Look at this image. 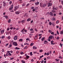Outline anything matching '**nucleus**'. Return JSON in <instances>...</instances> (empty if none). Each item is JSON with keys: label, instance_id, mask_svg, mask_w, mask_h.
Masks as SVG:
<instances>
[{"label": "nucleus", "instance_id": "nucleus-1", "mask_svg": "<svg viewBox=\"0 0 63 63\" xmlns=\"http://www.w3.org/2000/svg\"><path fill=\"white\" fill-rule=\"evenodd\" d=\"M51 39H52L53 40L54 39V37L53 36L50 35L49 36V37L48 38V41L49 42H50V41H51Z\"/></svg>", "mask_w": 63, "mask_h": 63}, {"label": "nucleus", "instance_id": "nucleus-2", "mask_svg": "<svg viewBox=\"0 0 63 63\" xmlns=\"http://www.w3.org/2000/svg\"><path fill=\"white\" fill-rule=\"evenodd\" d=\"M40 6L41 7H45L46 6V4H43V3L41 2L40 3Z\"/></svg>", "mask_w": 63, "mask_h": 63}, {"label": "nucleus", "instance_id": "nucleus-3", "mask_svg": "<svg viewBox=\"0 0 63 63\" xmlns=\"http://www.w3.org/2000/svg\"><path fill=\"white\" fill-rule=\"evenodd\" d=\"M51 2V1L50 0L49 2L48 3L47 7H50L52 5V3Z\"/></svg>", "mask_w": 63, "mask_h": 63}, {"label": "nucleus", "instance_id": "nucleus-4", "mask_svg": "<svg viewBox=\"0 0 63 63\" xmlns=\"http://www.w3.org/2000/svg\"><path fill=\"white\" fill-rule=\"evenodd\" d=\"M49 33H50L53 36L54 35V32H52L51 30H49L48 31Z\"/></svg>", "mask_w": 63, "mask_h": 63}, {"label": "nucleus", "instance_id": "nucleus-5", "mask_svg": "<svg viewBox=\"0 0 63 63\" xmlns=\"http://www.w3.org/2000/svg\"><path fill=\"white\" fill-rule=\"evenodd\" d=\"M13 45L14 46H17L18 45L17 43V42H14L12 43Z\"/></svg>", "mask_w": 63, "mask_h": 63}, {"label": "nucleus", "instance_id": "nucleus-6", "mask_svg": "<svg viewBox=\"0 0 63 63\" xmlns=\"http://www.w3.org/2000/svg\"><path fill=\"white\" fill-rule=\"evenodd\" d=\"M13 6L14 5L12 4L11 6V7H10L9 8V11H11V10H12V9H13Z\"/></svg>", "mask_w": 63, "mask_h": 63}, {"label": "nucleus", "instance_id": "nucleus-7", "mask_svg": "<svg viewBox=\"0 0 63 63\" xmlns=\"http://www.w3.org/2000/svg\"><path fill=\"white\" fill-rule=\"evenodd\" d=\"M3 6H4V7H5V6H6V5H7V4L5 1H4L3 2Z\"/></svg>", "mask_w": 63, "mask_h": 63}, {"label": "nucleus", "instance_id": "nucleus-8", "mask_svg": "<svg viewBox=\"0 0 63 63\" xmlns=\"http://www.w3.org/2000/svg\"><path fill=\"white\" fill-rule=\"evenodd\" d=\"M17 36H14V40H17Z\"/></svg>", "mask_w": 63, "mask_h": 63}, {"label": "nucleus", "instance_id": "nucleus-9", "mask_svg": "<svg viewBox=\"0 0 63 63\" xmlns=\"http://www.w3.org/2000/svg\"><path fill=\"white\" fill-rule=\"evenodd\" d=\"M4 32V30H1L0 31V34L2 35V34H3Z\"/></svg>", "mask_w": 63, "mask_h": 63}, {"label": "nucleus", "instance_id": "nucleus-10", "mask_svg": "<svg viewBox=\"0 0 63 63\" xmlns=\"http://www.w3.org/2000/svg\"><path fill=\"white\" fill-rule=\"evenodd\" d=\"M19 8V7L16 6L15 7V9H14V11H16L17 9Z\"/></svg>", "mask_w": 63, "mask_h": 63}, {"label": "nucleus", "instance_id": "nucleus-11", "mask_svg": "<svg viewBox=\"0 0 63 63\" xmlns=\"http://www.w3.org/2000/svg\"><path fill=\"white\" fill-rule=\"evenodd\" d=\"M35 5H38L39 4V2L38 1L36 2L35 3Z\"/></svg>", "mask_w": 63, "mask_h": 63}, {"label": "nucleus", "instance_id": "nucleus-12", "mask_svg": "<svg viewBox=\"0 0 63 63\" xmlns=\"http://www.w3.org/2000/svg\"><path fill=\"white\" fill-rule=\"evenodd\" d=\"M54 42L52 40L51 41V45H54V44H55V43H53Z\"/></svg>", "mask_w": 63, "mask_h": 63}, {"label": "nucleus", "instance_id": "nucleus-13", "mask_svg": "<svg viewBox=\"0 0 63 63\" xmlns=\"http://www.w3.org/2000/svg\"><path fill=\"white\" fill-rule=\"evenodd\" d=\"M25 19L21 21V22H22V23H24V22H25Z\"/></svg>", "mask_w": 63, "mask_h": 63}, {"label": "nucleus", "instance_id": "nucleus-14", "mask_svg": "<svg viewBox=\"0 0 63 63\" xmlns=\"http://www.w3.org/2000/svg\"><path fill=\"white\" fill-rule=\"evenodd\" d=\"M20 13V12L19 11H17L16 12V15H18Z\"/></svg>", "mask_w": 63, "mask_h": 63}, {"label": "nucleus", "instance_id": "nucleus-15", "mask_svg": "<svg viewBox=\"0 0 63 63\" xmlns=\"http://www.w3.org/2000/svg\"><path fill=\"white\" fill-rule=\"evenodd\" d=\"M58 9V7H56L55 8H54V7H53V10H57Z\"/></svg>", "mask_w": 63, "mask_h": 63}, {"label": "nucleus", "instance_id": "nucleus-16", "mask_svg": "<svg viewBox=\"0 0 63 63\" xmlns=\"http://www.w3.org/2000/svg\"><path fill=\"white\" fill-rule=\"evenodd\" d=\"M12 47V44H10V45L9 46V48H11V47Z\"/></svg>", "mask_w": 63, "mask_h": 63}, {"label": "nucleus", "instance_id": "nucleus-17", "mask_svg": "<svg viewBox=\"0 0 63 63\" xmlns=\"http://www.w3.org/2000/svg\"><path fill=\"white\" fill-rule=\"evenodd\" d=\"M53 15V14L51 12H50V15L51 16H52Z\"/></svg>", "mask_w": 63, "mask_h": 63}, {"label": "nucleus", "instance_id": "nucleus-18", "mask_svg": "<svg viewBox=\"0 0 63 63\" xmlns=\"http://www.w3.org/2000/svg\"><path fill=\"white\" fill-rule=\"evenodd\" d=\"M5 35H2L1 36V38L2 39H4V38H5Z\"/></svg>", "mask_w": 63, "mask_h": 63}, {"label": "nucleus", "instance_id": "nucleus-19", "mask_svg": "<svg viewBox=\"0 0 63 63\" xmlns=\"http://www.w3.org/2000/svg\"><path fill=\"white\" fill-rule=\"evenodd\" d=\"M51 19L52 20H55V18L54 17H53Z\"/></svg>", "mask_w": 63, "mask_h": 63}, {"label": "nucleus", "instance_id": "nucleus-20", "mask_svg": "<svg viewBox=\"0 0 63 63\" xmlns=\"http://www.w3.org/2000/svg\"><path fill=\"white\" fill-rule=\"evenodd\" d=\"M45 37H43L42 38L41 40H42V42H43V41H44V40H45Z\"/></svg>", "mask_w": 63, "mask_h": 63}, {"label": "nucleus", "instance_id": "nucleus-21", "mask_svg": "<svg viewBox=\"0 0 63 63\" xmlns=\"http://www.w3.org/2000/svg\"><path fill=\"white\" fill-rule=\"evenodd\" d=\"M19 42H21L23 41V40L22 39H19Z\"/></svg>", "mask_w": 63, "mask_h": 63}, {"label": "nucleus", "instance_id": "nucleus-22", "mask_svg": "<svg viewBox=\"0 0 63 63\" xmlns=\"http://www.w3.org/2000/svg\"><path fill=\"white\" fill-rule=\"evenodd\" d=\"M5 18L6 19H8V17L6 15L5 16Z\"/></svg>", "mask_w": 63, "mask_h": 63}, {"label": "nucleus", "instance_id": "nucleus-23", "mask_svg": "<svg viewBox=\"0 0 63 63\" xmlns=\"http://www.w3.org/2000/svg\"><path fill=\"white\" fill-rule=\"evenodd\" d=\"M30 31H34V30L32 28L30 29Z\"/></svg>", "mask_w": 63, "mask_h": 63}, {"label": "nucleus", "instance_id": "nucleus-24", "mask_svg": "<svg viewBox=\"0 0 63 63\" xmlns=\"http://www.w3.org/2000/svg\"><path fill=\"white\" fill-rule=\"evenodd\" d=\"M37 39V35H36L35 37L34 38V39L36 40Z\"/></svg>", "mask_w": 63, "mask_h": 63}, {"label": "nucleus", "instance_id": "nucleus-25", "mask_svg": "<svg viewBox=\"0 0 63 63\" xmlns=\"http://www.w3.org/2000/svg\"><path fill=\"white\" fill-rule=\"evenodd\" d=\"M47 41H44V44H47Z\"/></svg>", "mask_w": 63, "mask_h": 63}, {"label": "nucleus", "instance_id": "nucleus-26", "mask_svg": "<svg viewBox=\"0 0 63 63\" xmlns=\"http://www.w3.org/2000/svg\"><path fill=\"white\" fill-rule=\"evenodd\" d=\"M30 20H31V19L30 18H29L27 19V21H30Z\"/></svg>", "mask_w": 63, "mask_h": 63}, {"label": "nucleus", "instance_id": "nucleus-27", "mask_svg": "<svg viewBox=\"0 0 63 63\" xmlns=\"http://www.w3.org/2000/svg\"><path fill=\"white\" fill-rule=\"evenodd\" d=\"M35 9L36 10H38V7H35Z\"/></svg>", "mask_w": 63, "mask_h": 63}, {"label": "nucleus", "instance_id": "nucleus-28", "mask_svg": "<svg viewBox=\"0 0 63 63\" xmlns=\"http://www.w3.org/2000/svg\"><path fill=\"white\" fill-rule=\"evenodd\" d=\"M33 49H36L37 47L35 46H33Z\"/></svg>", "mask_w": 63, "mask_h": 63}, {"label": "nucleus", "instance_id": "nucleus-29", "mask_svg": "<svg viewBox=\"0 0 63 63\" xmlns=\"http://www.w3.org/2000/svg\"><path fill=\"white\" fill-rule=\"evenodd\" d=\"M49 24L50 25H51L52 24V23L51 22H49Z\"/></svg>", "mask_w": 63, "mask_h": 63}, {"label": "nucleus", "instance_id": "nucleus-30", "mask_svg": "<svg viewBox=\"0 0 63 63\" xmlns=\"http://www.w3.org/2000/svg\"><path fill=\"white\" fill-rule=\"evenodd\" d=\"M58 58L59 59H62V57L61 56H60Z\"/></svg>", "mask_w": 63, "mask_h": 63}, {"label": "nucleus", "instance_id": "nucleus-31", "mask_svg": "<svg viewBox=\"0 0 63 63\" xmlns=\"http://www.w3.org/2000/svg\"><path fill=\"white\" fill-rule=\"evenodd\" d=\"M60 34H63V31H61L60 32Z\"/></svg>", "mask_w": 63, "mask_h": 63}, {"label": "nucleus", "instance_id": "nucleus-32", "mask_svg": "<svg viewBox=\"0 0 63 63\" xmlns=\"http://www.w3.org/2000/svg\"><path fill=\"white\" fill-rule=\"evenodd\" d=\"M33 45H34V43H31L30 46H33Z\"/></svg>", "mask_w": 63, "mask_h": 63}, {"label": "nucleus", "instance_id": "nucleus-33", "mask_svg": "<svg viewBox=\"0 0 63 63\" xmlns=\"http://www.w3.org/2000/svg\"><path fill=\"white\" fill-rule=\"evenodd\" d=\"M54 9H53V10H52V11L53 13H55L56 12V11H54Z\"/></svg>", "mask_w": 63, "mask_h": 63}, {"label": "nucleus", "instance_id": "nucleus-34", "mask_svg": "<svg viewBox=\"0 0 63 63\" xmlns=\"http://www.w3.org/2000/svg\"><path fill=\"white\" fill-rule=\"evenodd\" d=\"M29 57H30L28 55L27 56H26V57L27 58V59H28V58H29Z\"/></svg>", "mask_w": 63, "mask_h": 63}, {"label": "nucleus", "instance_id": "nucleus-35", "mask_svg": "<svg viewBox=\"0 0 63 63\" xmlns=\"http://www.w3.org/2000/svg\"><path fill=\"white\" fill-rule=\"evenodd\" d=\"M14 59V57H12L11 58H10V60H12Z\"/></svg>", "mask_w": 63, "mask_h": 63}, {"label": "nucleus", "instance_id": "nucleus-36", "mask_svg": "<svg viewBox=\"0 0 63 63\" xmlns=\"http://www.w3.org/2000/svg\"><path fill=\"white\" fill-rule=\"evenodd\" d=\"M21 62H22V63H25V61H24V60H22Z\"/></svg>", "mask_w": 63, "mask_h": 63}, {"label": "nucleus", "instance_id": "nucleus-37", "mask_svg": "<svg viewBox=\"0 0 63 63\" xmlns=\"http://www.w3.org/2000/svg\"><path fill=\"white\" fill-rule=\"evenodd\" d=\"M27 16V13H26L24 15V16Z\"/></svg>", "mask_w": 63, "mask_h": 63}, {"label": "nucleus", "instance_id": "nucleus-38", "mask_svg": "<svg viewBox=\"0 0 63 63\" xmlns=\"http://www.w3.org/2000/svg\"><path fill=\"white\" fill-rule=\"evenodd\" d=\"M8 23H10V22H11V19H9L8 21Z\"/></svg>", "mask_w": 63, "mask_h": 63}, {"label": "nucleus", "instance_id": "nucleus-39", "mask_svg": "<svg viewBox=\"0 0 63 63\" xmlns=\"http://www.w3.org/2000/svg\"><path fill=\"white\" fill-rule=\"evenodd\" d=\"M15 49H19L20 48L17 47H16Z\"/></svg>", "mask_w": 63, "mask_h": 63}, {"label": "nucleus", "instance_id": "nucleus-40", "mask_svg": "<svg viewBox=\"0 0 63 63\" xmlns=\"http://www.w3.org/2000/svg\"><path fill=\"white\" fill-rule=\"evenodd\" d=\"M49 54V53H48V52H47V53L46 54V55L47 56H48Z\"/></svg>", "mask_w": 63, "mask_h": 63}, {"label": "nucleus", "instance_id": "nucleus-41", "mask_svg": "<svg viewBox=\"0 0 63 63\" xmlns=\"http://www.w3.org/2000/svg\"><path fill=\"white\" fill-rule=\"evenodd\" d=\"M44 57V55H42V56H40V58H42V57Z\"/></svg>", "mask_w": 63, "mask_h": 63}, {"label": "nucleus", "instance_id": "nucleus-42", "mask_svg": "<svg viewBox=\"0 0 63 63\" xmlns=\"http://www.w3.org/2000/svg\"><path fill=\"white\" fill-rule=\"evenodd\" d=\"M8 39H9V40H10V39H11V37H10V36H9L8 37Z\"/></svg>", "mask_w": 63, "mask_h": 63}, {"label": "nucleus", "instance_id": "nucleus-43", "mask_svg": "<svg viewBox=\"0 0 63 63\" xmlns=\"http://www.w3.org/2000/svg\"><path fill=\"white\" fill-rule=\"evenodd\" d=\"M33 53L34 54H36L37 53V51H33Z\"/></svg>", "mask_w": 63, "mask_h": 63}, {"label": "nucleus", "instance_id": "nucleus-44", "mask_svg": "<svg viewBox=\"0 0 63 63\" xmlns=\"http://www.w3.org/2000/svg\"><path fill=\"white\" fill-rule=\"evenodd\" d=\"M26 41H29V38H27L26 40Z\"/></svg>", "mask_w": 63, "mask_h": 63}, {"label": "nucleus", "instance_id": "nucleus-45", "mask_svg": "<svg viewBox=\"0 0 63 63\" xmlns=\"http://www.w3.org/2000/svg\"><path fill=\"white\" fill-rule=\"evenodd\" d=\"M9 55V53H6V55L7 56H8Z\"/></svg>", "mask_w": 63, "mask_h": 63}, {"label": "nucleus", "instance_id": "nucleus-46", "mask_svg": "<svg viewBox=\"0 0 63 63\" xmlns=\"http://www.w3.org/2000/svg\"><path fill=\"white\" fill-rule=\"evenodd\" d=\"M43 51V50L42 49L40 50H39V52H42Z\"/></svg>", "mask_w": 63, "mask_h": 63}, {"label": "nucleus", "instance_id": "nucleus-47", "mask_svg": "<svg viewBox=\"0 0 63 63\" xmlns=\"http://www.w3.org/2000/svg\"><path fill=\"white\" fill-rule=\"evenodd\" d=\"M10 29H11V30H12V29H13V27H11L10 28Z\"/></svg>", "mask_w": 63, "mask_h": 63}, {"label": "nucleus", "instance_id": "nucleus-48", "mask_svg": "<svg viewBox=\"0 0 63 63\" xmlns=\"http://www.w3.org/2000/svg\"><path fill=\"white\" fill-rule=\"evenodd\" d=\"M24 53V52H23L22 51L21 52H20V54H23Z\"/></svg>", "mask_w": 63, "mask_h": 63}, {"label": "nucleus", "instance_id": "nucleus-49", "mask_svg": "<svg viewBox=\"0 0 63 63\" xmlns=\"http://www.w3.org/2000/svg\"><path fill=\"white\" fill-rule=\"evenodd\" d=\"M59 21L58 20H57L56 22V23H59Z\"/></svg>", "mask_w": 63, "mask_h": 63}, {"label": "nucleus", "instance_id": "nucleus-50", "mask_svg": "<svg viewBox=\"0 0 63 63\" xmlns=\"http://www.w3.org/2000/svg\"><path fill=\"white\" fill-rule=\"evenodd\" d=\"M31 8V9H34V6H32V7Z\"/></svg>", "mask_w": 63, "mask_h": 63}, {"label": "nucleus", "instance_id": "nucleus-51", "mask_svg": "<svg viewBox=\"0 0 63 63\" xmlns=\"http://www.w3.org/2000/svg\"><path fill=\"white\" fill-rule=\"evenodd\" d=\"M60 46H62V43H60Z\"/></svg>", "mask_w": 63, "mask_h": 63}, {"label": "nucleus", "instance_id": "nucleus-52", "mask_svg": "<svg viewBox=\"0 0 63 63\" xmlns=\"http://www.w3.org/2000/svg\"><path fill=\"white\" fill-rule=\"evenodd\" d=\"M44 60H43L42 61H41V63H44Z\"/></svg>", "mask_w": 63, "mask_h": 63}, {"label": "nucleus", "instance_id": "nucleus-53", "mask_svg": "<svg viewBox=\"0 0 63 63\" xmlns=\"http://www.w3.org/2000/svg\"><path fill=\"white\" fill-rule=\"evenodd\" d=\"M31 33H34V32L33 31H31Z\"/></svg>", "mask_w": 63, "mask_h": 63}, {"label": "nucleus", "instance_id": "nucleus-54", "mask_svg": "<svg viewBox=\"0 0 63 63\" xmlns=\"http://www.w3.org/2000/svg\"><path fill=\"white\" fill-rule=\"evenodd\" d=\"M59 15H62V13L61 12H60L59 13Z\"/></svg>", "mask_w": 63, "mask_h": 63}, {"label": "nucleus", "instance_id": "nucleus-55", "mask_svg": "<svg viewBox=\"0 0 63 63\" xmlns=\"http://www.w3.org/2000/svg\"><path fill=\"white\" fill-rule=\"evenodd\" d=\"M35 9H33L32 10L33 12H35Z\"/></svg>", "mask_w": 63, "mask_h": 63}, {"label": "nucleus", "instance_id": "nucleus-56", "mask_svg": "<svg viewBox=\"0 0 63 63\" xmlns=\"http://www.w3.org/2000/svg\"><path fill=\"white\" fill-rule=\"evenodd\" d=\"M57 34H58V35H59V32H58V31H57Z\"/></svg>", "mask_w": 63, "mask_h": 63}, {"label": "nucleus", "instance_id": "nucleus-57", "mask_svg": "<svg viewBox=\"0 0 63 63\" xmlns=\"http://www.w3.org/2000/svg\"><path fill=\"white\" fill-rule=\"evenodd\" d=\"M29 5V3L28 4L26 5V7H28Z\"/></svg>", "mask_w": 63, "mask_h": 63}, {"label": "nucleus", "instance_id": "nucleus-58", "mask_svg": "<svg viewBox=\"0 0 63 63\" xmlns=\"http://www.w3.org/2000/svg\"><path fill=\"white\" fill-rule=\"evenodd\" d=\"M9 30H10V28H8L7 29V31H9Z\"/></svg>", "mask_w": 63, "mask_h": 63}, {"label": "nucleus", "instance_id": "nucleus-59", "mask_svg": "<svg viewBox=\"0 0 63 63\" xmlns=\"http://www.w3.org/2000/svg\"><path fill=\"white\" fill-rule=\"evenodd\" d=\"M12 1H10V2H9L10 4H12Z\"/></svg>", "mask_w": 63, "mask_h": 63}, {"label": "nucleus", "instance_id": "nucleus-60", "mask_svg": "<svg viewBox=\"0 0 63 63\" xmlns=\"http://www.w3.org/2000/svg\"><path fill=\"white\" fill-rule=\"evenodd\" d=\"M27 47H28V46H26L25 47H24V48H25V49L27 48Z\"/></svg>", "mask_w": 63, "mask_h": 63}, {"label": "nucleus", "instance_id": "nucleus-61", "mask_svg": "<svg viewBox=\"0 0 63 63\" xmlns=\"http://www.w3.org/2000/svg\"><path fill=\"white\" fill-rule=\"evenodd\" d=\"M8 45H9L8 43H7V44H6V45H5V47H7V46H8Z\"/></svg>", "mask_w": 63, "mask_h": 63}, {"label": "nucleus", "instance_id": "nucleus-62", "mask_svg": "<svg viewBox=\"0 0 63 63\" xmlns=\"http://www.w3.org/2000/svg\"><path fill=\"white\" fill-rule=\"evenodd\" d=\"M7 53H10V51H7Z\"/></svg>", "mask_w": 63, "mask_h": 63}, {"label": "nucleus", "instance_id": "nucleus-63", "mask_svg": "<svg viewBox=\"0 0 63 63\" xmlns=\"http://www.w3.org/2000/svg\"><path fill=\"white\" fill-rule=\"evenodd\" d=\"M30 55H32V52H31L30 53Z\"/></svg>", "mask_w": 63, "mask_h": 63}, {"label": "nucleus", "instance_id": "nucleus-64", "mask_svg": "<svg viewBox=\"0 0 63 63\" xmlns=\"http://www.w3.org/2000/svg\"><path fill=\"white\" fill-rule=\"evenodd\" d=\"M61 2H62V4L63 5V1L61 0Z\"/></svg>", "mask_w": 63, "mask_h": 63}]
</instances>
